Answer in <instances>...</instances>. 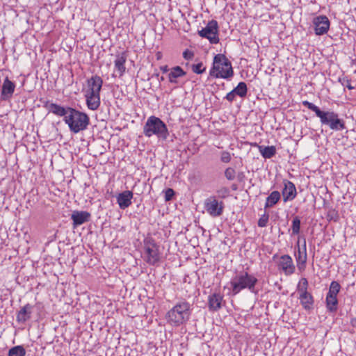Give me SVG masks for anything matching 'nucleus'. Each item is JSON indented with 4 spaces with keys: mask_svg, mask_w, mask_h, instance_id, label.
<instances>
[{
    "mask_svg": "<svg viewBox=\"0 0 356 356\" xmlns=\"http://www.w3.org/2000/svg\"><path fill=\"white\" fill-rule=\"evenodd\" d=\"M257 282L258 280L253 275L244 271L241 272L233 277L230 281L232 293L233 296H236L245 289L257 293L255 285Z\"/></svg>",
    "mask_w": 356,
    "mask_h": 356,
    "instance_id": "1",
    "label": "nucleus"
},
{
    "mask_svg": "<svg viewBox=\"0 0 356 356\" xmlns=\"http://www.w3.org/2000/svg\"><path fill=\"white\" fill-rule=\"evenodd\" d=\"M191 307L186 300L178 302L167 313L168 322L174 326H179L188 321L191 314Z\"/></svg>",
    "mask_w": 356,
    "mask_h": 356,
    "instance_id": "2",
    "label": "nucleus"
},
{
    "mask_svg": "<svg viewBox=\"0 0 356 356\" xmlns=\"http://www.w3.org/2000/svg\"><path fill=\"white\" fill-rule=\"evenodd\" d=\"M209 74L215 78L229 79L234 75L231 62L223 54L216 55Z\"/></svg>",
    "mask_w": 356,
    "mask_h": 356,
    "instance_id": "3",
    "label": "nucleus"
},
{
    "mask_svg": "<svg viewBox=\"0 0 356 356\" xmlns=\"http://www.w3.org/2000/svg\"><path fill=\"white\" fill-rule=\"evenodd\" d=\"M69 111L67 116L64 118V122L68 125L70 130L77 134L86 129L90 123L88 115L73 108H69Z\"/></svg>",
    "mask_w": 356,
    "mask_h": 356,
    "instance_id": "4",
    "label": "nucleus"
},
{
    "mask_svg": "<svg viewBox=\"0 0 356 356\" xmlns=\"http://www.w3.org/2000/svg\"><path fill=\"white\" fill-rule=\"evenodd\" d=\"M143 134L147 137L155 135L163 140H166L169 136L166 124L159 118L154 115L147 118L143 127Z\"/></svg>",
    "mask_w": 356,
    "mask_h": 356,
    "instance_id": "5",
    "label": "nucleus"
},
{
    "mask_svg": "<svg viewBox=\"0 0 356 356\" xmlns=\"http://www.w3.org/2000/svg\"><path fill=\"white\" fill-rule=\"evenodd\" d=\"M144 260L151 266H155L160 261L159 247L152 237L144 239Z\"/></svg>",
    "mask_w": 356,
    "mask_h": 356,
    "instance_id": "6",
    "label": "nucleus"
},
{
    "mask_svg": "<svg viewBox=\"0 0 356 356\" xmlns=\"http://www.w3.org/2000/svg\"><path fill=\"white\" fill-rule=\"evenodd\" d=\"M322 124L327 125L334 131H341L346 129L345 122L339 118V115L330 111H324L318 116Z\"/></svg>",
    "mask_w": 356,
    "mask_h": 356,
    "instance_id": "7",
    "label": "nucleus"
},
{
    "mask_svg": "<svg viewBox=\"0 0 356 356\" xmlns=\"http://www.w3.org/2000/svg\"><path fill=\"white\" fill-rule=\"evenodd\" d=\"M198 35L208 39L211 44H218L219 42L218 22L214 19L209 21L204 28L198 31Z\"/></svg>",
    "mask_w": 356,
    "mask_h": 356,
    "instance_id": "8",
    "label": "nucleus"
},
{
    "mask_svg": "<svg viewBox=\"0 0 356 356\" xmlns=\"http://www.w3.org/2000/svg\"><path fill=\"white\" fill-rule=\"evenodd\" d=\"M204 207L211 216L216 218L222 214L225 205L223 202L217 200L216 196L211 195L204 200Z\"/></svg>",
    "mask_w": 356,
    "mask_h": 356,
    "instance_id": "9",
    "label": "nucleus"
},
{
    "mask_svg": "<svg viewBox=\"0 0 356 356\" xmlns=\"http://www.w3.org/2000/svg\"><path fill=\"white\" fill-rule=\"evenodd\" d=\"M315 33L317 35H322L327 33L330 22L325 15L316 17L313 19Z\"/></svg>",
    "mask_w": 356,
    "mask_h": 356,
    "instance_id": "10",
    "label": "nucleus"
},
{
    "mask_svg": "<svg viewBox=\"0 0 356 356\" xmlns=\"http://www.w3.org/2000/svg\"><path fill=\"white\" fill-rule=\"evenodd\" d=\"M277 267L278 269L282 270L286 275H292L296 270L293 259L289 254H284L280 257V260L277 262Z\"/></svg>",
    "mask_w": 356,
    "mask_h": 356,
    "instance_id": "11",
    "label": "nucleus"
},
{
    "mask_svg": "<svg viewBox=\"0 0 356 356\" xmlns=\"http://www.w3.org/2000/svg\"><path fill=\"white\" fill-rule=\"evenodd\" d=\"M102 85L103 80L99 76H92L90 79L87 80L86 88L84 90V93L100 94Z\"/></svg>",
    "mask_w": 356,
    "mask_h": 356,
    "instance_id": "12",
    "label": "nucleus"
},
{
    "mask_svg": "<svg viewBox=\"0 0 356 356\" xmlns=\"http://www.w3.org/2000/svg\"><path fill=\"white\" fill-rule=\"evenodd\" d=\"M15 88V84L8 77H6L1 86L0 99L8 101L13 97Z\"/></svg>",
    "mask_w": 356,
    "mask_h": 356,
    "instance_id": "13",
    "label": "nucleus"
},
{
    "mask_svg": "<svg viewBox=\"0 0 356 356\" xmlns=\"http://www.w3.org/2000/svg\"><path fill=\"white\" fill-rule=\"evenodd\" d=\"M43 106L49 113H52L59 117H64V118H65V116H67L70 112L69 108H72L71 107H64L57 104L49 102V101H46Z\"/></svg>",
    "mask_w": 356,
    "mask_h": 356,
    "instance_id": "14",
    "label": "nucleus"
},
{
    "mask_svg": "<svg viewBox=\"0 0 356 356\" xmlns=\"http://www.w3.org/2000/svg\"><path fill=\"white\" fill-rule=\"evenodd\" d=\"M282 195L284 202L294 200L297 195L295 184L291 181L284 180Z\"/></svg>",
    "mask_w": 356,
    "mask_h": 356,
    "instance_id": "15",
    "label": "nucleus"
},
{
    "mask_svg": "<svg viewBox=\"0 0 356 356\" xmlns=\"http://www.w3.org/2000/svg\"><path fill=\"white\" fill-rule=\"evenodd\" d=\"M295 257L298 270L300 271L304 270L306 267V263L307 259L305 241H304V244L302 248L300 247L299 243H298V252H295Z\"/></svg>",
    "mask_w": 356,
    "mask_h": 356,
    "instance_id": "16",
    "label": "nucleus"
},
{
    "mask_svg": "<svg viewBox=\"0 0 356 356\" xmlns=\"http://www.w3.org/2000/svg\"><path fill=\"white\" fill-rule=\"evenodd\" d=\"M71 219L73 220L72 227L75 229L88 222L90 219V213L86 211H74L71 215Z\"/></svg>",
    "mask_w": 356,
    "mask_h": 356,
    "instance_id": "17",
    "label": "nucleus"
},
{
    "mask_svg": "<svg viewBox=\"0 0 356 356\" xmlns=\"http://www.w3.org/2000/svg\"><path fill=\"white\" fill-rule=\"evenodd\" d=\"M223 296L220 293H213L208 297V307L210 311L216 312L222 308Z\"/></svg>",
    "mask_w": 356,
    "mask_h": 356,
    "instance_id": "18",
    "label": "nucleus"
},
{
    "mask_svg": "<svg viewBox=\"0 0 356 356\" xmlns=\"http://www.w3.org/2000/svg\"><path fill=\"white\" fill-rule=\"evenodd\" d=\"M133 195L134 194L131 191H124L118 194L117 202L121 209H125L131 204Z\"/></svg>",
    "mask_w": 356,
    "mask_h": 356,
    "instance_id": "19",
    "label": "nucleus"
},
{
    "mask_svg": "<svg viewBox=\"0 0 356 356\" xmlns=\"http://www.w3.org/2000/svg\"><path fill=\"white\" fill-rule=\"evenodd\" d=\"M33 307L30 304L25 305L17 312L16 320L18 323H24L31 317Z\"/></svg>",
    "mask_w": 356,
    "mask_h": 356,
    "instance_id": "20",
    "label": "nucleus"
},
{
    "mask_svg": "<svg viewBox=\"0 0 356 356\" xmlns=\"http://www.w3.org/2000/svg\"><path fill=\"white\" fill-rule=\"evenodd\" d=\"M88 108L91 111H96L100 106V94L84 93Z\"/></svg>",
    "mask_w": 356,
    "mask_h": 356,
    "instance_id": "21",
    "label": "nucleus"
},
{
    "mask_svg": "<svg viewBox=\"0 0 356 356\" xmlns=\"http://www.w3.org/2000/svg\"><path fill=\"white\" fill-rule=\"evenodd\" d=\"M299 299L300 304L305 310L309 311L312 309L314 300L312 295L310 293L307 292L305 293H300Z\"/></svg>",
    "mask_w": 356,
    "mask_h": 356,
    "instance_id": "22",
    "label": "nucleus"
},
{
    "mask_svg": "<svg viewBox=\"0 0 356 356\" xmlns=\"http://www.w3.org/2000/svg\"><path fill=\"white\" fill-rule=\"evenodd\" d=\"M127 60V56L125 53H122L120 55H118L116 57V59L115 60V67L119 72V76H121L124 74L126 67H125V63Z\"/></svg>",
    "mask_w": 356,
    "mask_h": 356,
    "instance_id": "23",
    "label": "nucleus"
},
{
    "mask_svg": "<svg viewBox=\"0 0 356 356\" xmlns=\"http://www.w3.org/2000/svg\"><path fill=\"white\" fill-rule=\"evenodd\" d=\"M186 72L179 66H176L172 68L170 72L168 74V79L171 83H177V79L179 77L185 76Z\"/></svg>",
    "mask_w": 356,
    "mask_h": 356,
    "instance_id": "24",
    "label": "nucleus"
},
{
    "mask_svg": "<svg viewBox=\"0 0 356 356\" xmlns=\"http://www.w3.org/2000/svg\"><path fill=\"white\" fill-rule=\"evenodd\" d=\"M281 199V193L277 191H274L266 197L264 208L268 209L273 207Z\"/></svg>",
    "mask_w": 356,
    "mask_h": 356,
    "instance_id": "25",
    "label": "nucleus"
},
{
    "mask_svg": "<svg viewBox=\"0 0 356 356\" xmlns=\"http://www.w3.org/2000/svg\"><path fill=\"white\" fill-rule=\"evenodd\" d=\"M326 308L330 312H335L338 308L337 296L327 294L326 299Z\"/></svg>",
    "mask_w": 356,
    "mask_h": 356,
    "instance_id": "26",
    "label": "nucleus"
},
{
    "mask_svg": "<svg viewBox=\"0 0 356 356\" xmlns=\"http://www.w3.org/2000/svg\"><path fill=\"white\" fill-rule=\"evenodd\" d=\"M259 152L265 159H270L276 154V148L275 146H258Z\"/></svg>",
    "mask_w": 356,
    "mask_h": 356,
    "instance_id": "27",
    "label": "nucleus"
},
{
    "mask_svg": "<svg viewBox=\"0 0 356 356\" xmlns=\"http://www.w3.org/2000/svg\"><path fill=\"white\" fill-rule=\"evenodd\" d=\"M233 93L241 98L246 97L248 93L247 84L245 82H240L233 90Z\"/></svg>",
    "mask_w": 356,
    "mask_h": 356,
    "instance_id": "28",
    "label": "nucleus"
},
{
    "mask_svg": "<svg viewBox=\"0 0 356 356\" xmlns=\"http://www.w3.org/2000/svg\"><path fill=\"white\" fill-rule=\"evenodd\" d=\"M26 350L22 346H16L8 350V356H25Z\"/></svg>",
    "mask_w": 356,
    "mask_h": 356,
    "instance_id": "29",
    "label": "nucleus"
},
{
    "mask_svg": "<svg viewBox=\"0 0 356 356\" xmlns=\"http://www.w3.org/2000/svg\"><path fill=\"white\" fill-rule=\"evenodd\" d=\"M300 219L298 216H295L292 220V235H297L300 233Z\"/></svg>",
    "mask_w": 356,
    "mask_h": 356,
    "instance_id": "30",
    "label": "nucleus"
},
{
    "mask_svg": "<svg viewBox=\"0 0 356 356\" xmlns=\"http://www.w3.org/2000/svg\"><path fill=\"white\" fill-rule=\"evenodd\" d=\"M341 286L337 281H332L330 285L329 291L327 294L337 296L340 291Z\"/></svg>",
    "mask_w": 356,
    "mask_h": 356,
    "instance_id": "31",
    "label": "nucleus"
},
{
    "mask_svg": "<svg viewBox=\"0 0 356 356\" xmlns=\"http://www.w3.org/2000/svg\"><path fill=\"white\" fill-rule=\"evenodd\" d=\"M307 287H308L307 280L305 277L301 278L298 284V286H297V289H298V292L300 293V294L307 293L308 292Z\"/></svg>",
    "mask_w": 356,
    "mask_h": 356,
    "instance_id": "32",
    "label": "nucleus"
},
{
    "mask_svg": "<svg viewBox=\"0 0 356 356\" xmlns=\"http://www.w3.org/2000/svg\"><path fill=\"white\" fill-rule=\"evenodd\" d=\"M216 193L219 198L225 199L229 196L230 191L228 187L222 186L216 190Z\"/></svg>",
    "mask_w": 356,
    "mask_h": 356,
    "instance_id": "33",
    "label": "nucleus"
},
{
    "mask_svg": "<svg viewBox=\"0 0 356 356\" xmlns=\"http://www.w3.org/2000/svg\"><path fill=\"white\" fill-rule=\"evenodd\" d=\"M302 105L309 108V110L314 111L317 117L322 111L317 106L307 100L302 102Z\"/></svg>",
    "mask_w": 356,
    "mask_h": 356,
    "instance_id": "34",
    "label": "nucleus"
},
{
    "mask_svg": "<svg viewBox=\"0 0 356 356\" xmlns=\"http://www.w3.org/2000/svg\"><path fill=\"white\" fill-rule=\"evenodd\" d=\"M191 68H192V71L194 73L197 74H201L206 70V67L203 66L202 63L193 64L191 66Z\"/></svg>",
    "mask_w": 356,
    "mask_h": 356,
    "instance_id": "35",
    "label": "nucleus"
},
{
    "mask_svg": "<svg viewBox=\"0 0 356 356\" xmlns=\"http://www.w3.org/2000/svg\"><path fill=\"white\" fill-rule=\"evenodd\" d=\"M225 176L226 179L229 181H232V180L234 179L235 176H236L235 170L230 167L227 168L225 170Z\"/></svg>",
    "mask_w": 356,
    "mask_h": 356,
    "instance_id": "36",
    "label": "nucleus"
},
{
    "mask_svg": "<svg viewBox=\"0 0 356 356\" xmlns=\"http://www.w3.org/2000/svg\"><path fill=\"white\" fill-rule=\"evenodd\" d=\"M269 220L268 214H264L258 220V226L260 227H265L267 225V223Z\"/></svg>",
    "mask_w": 356,
    "mask_h": 356,
    "instance_id": "37",
    "label": "nucleus"
},
{
    "mask_svg": "<svg viewBox=\"0 0 356 356\" xmlns=\"http://www.w3.org/2000/svg\"><path fill=\"white\" fill-rule=\"evenodd\" d=\"M327 218L328 220H334L337 222L339 220V216L337 211L335 210H330L327 212Z\"/></svg>",
    "mask_w": 356,
    "mask_h": 356,
    "instance_id": "38",
    "label": "nucleus"
},
{
    "mask_svg": "<svg viewBox=\"0 0 356 356\" xmlns=\"http://www.w3.org/2000/svg\"><path fill=\"white\" fill-rule=\"evenodd\" d=\"M175 192L172 188H168L165 191V200L169 202L172 200Z\"/></svg>",
    "mask_w": 356,
    "mask_h": 356,
    "instance_id": "39",
    "label": "nucleus"
},
{
    "mask_svg": "<svg viewBox=\"0 0 356 356\" xmlns=\"http://www.w3.org/2000/svg\"><path fill=\"white\" fill-rule=\"evenodd\" d=\"M231 154L227 151H224L221 153L220 161L223 163H229L231 161Z\"/></svg>",
    "mask_w": 356,
    "mask_h": 356,
    "instance_id": "40",
    "label": "nucleus"
},
{
    "mask_svg": "<svg viewBox=\"0 0 356 356\" xmlns=\"http://www.w3.org/2000/svg\"><path fill=\"white\" fill-rule=\"evenodd\" d=\"M194 56V54L193 51L188 50V49H186L184 51L183 53V57L186 59V60H190V59H192L193 57Z\"/></svg>",
    "mask_w": 356,
    "mask_h": 356,
    "instance_id": "41",
    "label": "nucleus"
},
{
    "mask_svg": "<svg viewBox=\"0 0 356 356\" xmlns=\"http://www.w3.org/2000/svg\"><path fill=\"white\" fill-rule=\"evenodd\" d=\"M341 83L343 86H344L345 87L348 88L349 90H353L355 88V87H353L351 83H350V81L349 79H343V81H341Z\"/></svg>",
    "mask_w": 356,
    "mask_h": 356,
    "instance_id": "42",
    "label": "nucleus"
},
{
    "mask_svg": "<svg viewBox=\"0 0 356 356\" xmlns=\"http://www.w3.org/2000/svg\"><path fill=\"white\" fill-rule=\"evenodd\" d=\"M236 96V95L234 93H233V90H232L227 94L225 99L229 102H233L235 99Z\"/></svg>",
    "mask_w": 356,
    "mask_h": 356,
    "instance_id": "43",
    "label": "nucleus"
},
{
    "mask_svg": "<svg viewBox=\"0 0 356 356\" xmlns=\"http://www.w3.org/2000/svg\"><path fill=\"white\" fill-rule=\"evenodd\" d=\"M237 179L239 181H243L245 179V174L243 172H240L237 175Z\"/></svg>",
    "mask_w": 356,
    "mask_h": 356,
    "instance_id": "44",
    "label": "nucleus"
},
{
    "mask_svg": "<svg viewBox=\"0 0 356 356\" xmlns=\"http://www.w3.org/2000/svg\"><path fill=\"white\" fill-rule=\"evenodd\" d=\"M350 325L355 327L356 328V318H353L351 320H350Z\"/></svg>",
    "mask_w": 356,
    "mask_h": 356,
    "instance_id": "45",
    "label": "nucleus"
},
{
    "mask_svg": "<svg viewBox=\"0 0 356 356\" xmlns=\"http://www.w3.org/2000/svg\"><path fill=\"white\" fill-rule=\"evenodd\" d=\"M161 70L163 72V73H166L168 72V67L167 65H165V66H162L161 67Z\"/></svg>",
    "mask_w": 356,
    "mask_h": 356,
    "instance_id": "46",
    "label": "nucleus"
},
{
    "mask_svg": "<svg viewBox=\"0 0 356 356\" xmlns=\"http://www.w3.org/2000/svg\"><path fill=\"white\" fill-rule=\"evenodd\" d=\"M232 190H234V191L236 190V189H237V186H236V184H232Z\"/></svg>",
    "mask_w": 356,
    "mask_h": 356,
    "instance_id": "47",
    "label": "nucleus"
},
{
    "mask_svg": "<svg viewBox=\"0 0 356 356\" xmlns=\"http://www.w3.org/2000/svg\"><path fill=\"white\" fill-rule=\"evenodd\" d=\"M275 257H277V254H275V255L273 256V259H275Z\"/></svg>",
    "mask_w": 356,
    "mask_h": 356,
    "instance_id": "48",
    "label": "nucleus"
},
{
    "mask_svg": "<svg viewBox=\"0 0 356 356\" xmlns=\"http://www.w3.org/2000/svg\"><path fill=\"white\" fill-rule=\"evenodd\" d=\"M0 356H1V355H0Z\"/></svg>",
    "mask_w": 356,
    "mask_h": 356,
    "instance_id": "49",
    "label": "nucleus"
}]
</instances>
